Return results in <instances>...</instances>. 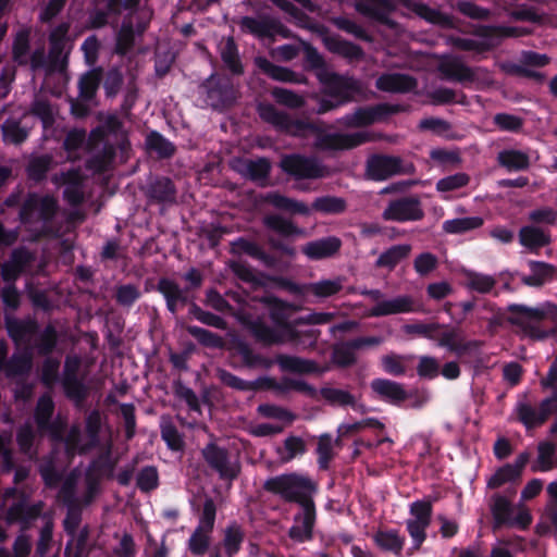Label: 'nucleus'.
<instances>
[{"instance_id":"nucleus-24","label":"nucleus","mask_w":557,"mask_h":557,"mask_svg":"<svg viewBox=\"0 0 557 557\" xmlns=\"http://www.w3.org/2000/svg\"><path fill=\"white\" fill-rule=\"evenodd\" d=\"M370 386L382 400L395 406H400L411 397L400 383L387 379H374Z\"/></svg>"},{"instance_id":"nucleus-50","label":"nucleus","mask_w":557,"mask_h":557,"mask_svg":"<svg viewBox=\"0 0 557 557\" xmlns=\"http://www.w3.org/2000/svg\"><path fill=\"white\" fill-rule=\"evenodd\" d=\"M411 246L408 244L394 245L379 256L375 265L393 270L401 260L409 256Z\"/></svg>"},{"instance_id":"nucleus-43","label":"nucleus","mask_w":557,"mask_h":557,"mask_svg":"<svg viewBox=\"0 0 557 557\" xmlns=\"http://www.w3.org/2000/svg\"><path fill=\"white\" fill-rule=\"evenodd\" d=\"M245 532L243 528L236 523H230L224 530L222 546L226 557H235L244 543Z\"/></svg>"},{"instance_id":"nucleus-34","label":"nucleus","mask_w":557,"mask_h":557,"mask_svg":"<svg viewBox=\"0 0 557 557\" xmlns=\"http://www.w3.org/2000/svg\"><path fill=\"white\" fill-rule=\"evenodd\" d=\"M405 536H401L398 530H377L373 535V542L383 552L392 553L396 556H401L405 545Z\"/></svg>"},{"instance_id":"nucleus-60","label":"nucleus","mask_w":557,"mask_h":557,"mask_svg":"<svg viewBox=\"0 0 557 557\" xmlns=\"http://www.w3.org/2000/svg\"><path fill=\"white\" fill-rule=\"evenodd\" d=\"M332 24L342 32H345L349 35H352L355 38L366 41L372 42L373 36L370 35L361 25L357 24L355 21L345 17V16H336L332 18Z\"/></svg>"},{"instance_id":"nucleus-64","label":"nucleus","mask_w":557,"mask_h":557,"mask_svg":"<svg viewBox=\"0 0 557 557\" xmlns=\"http://www.w3.org/2000/svg\"><path fill=\"white\" fill-rule=\"evenodd\" d=\"M29 113L38 117L45 129L50 128L54 124V115L48 99L36 98L30 106Z\"/></svg>"},{"instance_id":"nucleus-36","label":"nucleus","mask_w":557,"mask_h":557,"mask_svg":"<svg viewBox=\"0 0 557 557\" xmlns=\"http://www.w3.org/2000/svg\"><path fill=\"white\" fill-rule=\"evenodd\" d=\"M550 235L546 234L540 227L527 225L519 231V242L530 251L535 252L540 248L550 244Z\"/></svg>"},{"instance_id":"nucleus-33","label":"nucleus","mask_w":557,"mask_h":557,"mask_svg":"<svg viewBox=\"0 0 557 557\" xmlns=\"http://www.w3.org/2000/svg\"><path fill=\"white\" fill-rule=\"evenodd\" d=\"M275 362L282 371L297 374H311L319 371L318 363L313 360L304 359L297 356L278 354Z\"/></svg>"},{"instance_id":"nucleus-1","label":"nucleus","mask_w":557,"mask_h":557,"mask_svg":"<svg viewBox=\"0 0 557 557\" xmlns=\"http://www.w3.org/2000/svg\"><path fill=\"white\" fill-rule=\"evenodd\" d=\"M257 113L263 122L272 125L277 132L294 137H307L309 134H313L315 136L314 148L321 151L350 150L371 140L367 132L326 133L319 124L308 120L294 119L269 102L258 103Z\"/></svg>"},{"instance_id":"nucleus-4","label":"nucleus","mask_w":557,"mask_h":557,"mask_svg":"<svg viewBox=\"0 0 557 557\" xmlns=\"http://www.w3.org/2000/svg\"><path fill=\"white\" fill-rule=\"evenodd\" d=\"M473 34L483 38V40H474L450 35L447 37L446 42L461 51L485 53L495 49L503 39L522 35L518 27L495 25H479L474 29Z\"/></svg>"},{"instance_id":"nucleus-46","label":"nucleus","mask_w":557,"mask_h":557,"mask_svg":"<svg viewBox=\"0 0 557 557\" xmlns=\"http://www.w3.org/2000/svg\"><path fill=\"white\" fill-rule=\"evenodd\" d=\"M221 59L232 75L240 76L244 74V65L239 57L238 47L233 37H228L223 46Z\"/></svg>"},{"instance_id":"nucleus-41","label":"nucleus","mask_w":557,"mask_h":557,"mask_svg":"<svg viewBox=\"0 0 557 557\" xmlns=\"http://www.w3.org/2000/svg\"><path fill=\"white\" fill-rule=\"evenodd\" d=\"M491 512L494 519L495 528L513 524L512 520V505L503 495L495 494L493 496V503L491 505Z\"/></svg>"},{"instance_id":"nucleus-54","label":"nucleus","mask_w":557,"mask_h":557,"mask_svg":"<svg viewBox=\"0 0 557 557\" xmlns=\"http://www.w3.org/2000/svg\"><path fill=\"white\" fill-rule=\"evenodd\" d=\"M311 209L323 214H342L347 209V202L342 197L321 196L313 200Z\"/></svg>"},{"instance_id":"nucleus-5","label":"nucleus","mask_w":557,"mask_h":557,"mask_svg":"<svg viewBox=\"0 0 557 557\" xmlns=\"http://www.w3.org/2000/svg\"><path fill=\"white\" fill-rule=\"evenodd\" d=\"M58 211L59 202L54 196L30 191L20 207L18 221L25 226L41 222L44 227L39 235H46L48 233L47 225L54 220Z\"/></svg>"},{"instance_id":"nucleus-11","label":"nucleus","mask_w":557,"mask_h":557,"mask_svg":"<svg viewBox=\"0 0 557 557\" xmlns=\"http://www.w3.org/2000/svg\"><path fill=\"white\" fill-rule=\"evenodd\" d=\"M319 81L323 86L324 96L334 98L344 104L354 101L355 95L361 90L356 78L335 72L319 74Z\"/></svg>"},{"instance_id":"nucleus-39","label":"nucleus","mask_w":557,"mask_h":557,"mask_svg":"<svg viewBox=\"0 0 557 557\" xmlns=\"http://www.w3.org/2000/svg\"><path fill=\"white\" fill-rule=\"evenodd\" d=\"M265 200L274 208L292 214L309 215L310 208L302 201L289 198L277 191L269 193Z\"/></svg>"},{"instance_id":"nucleus-10","label":"nucleus","mask_w":557,"mask_h":557,"mask_svg":"<svg viewBox=\"0 0 557 557\" xmlns=\"http://www.w3.org/2000/svg\"><path fill=\"white\" fill-rule=\"evenodd\" d=\"M201 456L209 468L219 474L220 480L233 482L240 473L238 460H231L230 451L214 442L208 443L201 449Z\"/></svg>"},{"instance_id":"nucleus-29","label":"nucleus","mask_w":557,"mask_h":557,"mask_svg":"<svg viewBox=\"0 0 557 557\" xmlns=\"http://www.w3.org/2000/svg\"><path fill=\"white\" fill-rule=\"evenodd\" d=\"M322 41L331 53L345 59L359 61L364 57V51L359 45L343 39L339 35H326L323 37Z\"/></svg>"},{"instance_id":"nucleus-16","label":"nucleus","mask_w":557,"mask_h":557,"mask_svg":"<svg viewBox=\"0 0 557 557\" xmlns=\"http://www.w3.org/2000/svg\"><path fill=\"white\" fill-rule=\"evenodd\" d=\"M70 30L69 23H60L49 34V67L52 71L63 72L69 64V53H64L67 33Z\"/></svg>"},{"instance_id":"nucleus-59","label":"nucleus","mask_w":557,"mask_h":557,"mask_svg":"<svg viewBox=\"0 0 557 557\" xmlns=\"http://www.w3.org/2000/svg\"><path fill=\"white\" fill-rule=\"evenodd\" d=\"M187 333L193 336L197 342L208 348L221 349L224 346L223 338L206 329H202L197 325H187Z\"/></svg>"},{"instance_id":"nucleus-62","label":"nucleus","mask_w":557,"mask_h":557,"mask_svg":"<svg viewBox=\"0 0 557 557\" xmlns=\"http://www.w3.org/2000/svg\"><path fill=\"white\" fill-rule=\"evenodd\" d=\"M115 468V461L111 458V451L100 454L95 458L86 472H90L94 476L102 479L103 476L111 478Z\"/></svg>"},{"instance_id":"nucleus-8","label":"nucleus","mask_w":557,"mask_h":557,"mask_svg":"<svg viewBox=\"0 0 557 557\" xmlns=\"http://www.w3.org/2000/svg\"><path fill=\"white\" fill-rule=\"evenodd\" d=\"M416 172L413 163H405L400 157L388 154H372L366 162L367 177L382 182L395 175H411Z\"/></svg>"},{"instance_id":"nucleus-17","label":"nucleus","mask_w":557,"mask_h":557,"mask_svg":"<svg viewBox=\"0 0 557 557\" xmlns=\"http://www.w3.org/2000/svg\"><path fill=\"white\" fill-rule=\"evenodd\" d=\"M444 330L438 333L436 332L437 345L440 347H444L448 349L450 352H454L458 357H462L468 355L480 348L481 343L475 339H465L461 336V330L459 327H451L449 325L442 324V329Z\"/></svg>"},{"instance_id":"nucleus-63","label":"nucleus","mask_w":557,"mask_h":557,"mask_svg":"<svg viewBox=\"0 0 557 557\" xmlns=\"http://www.w3.org/2000/svg\"><path fill=\"white\" fill-rule=\"evenodd\" d=\"M62 387L65 396L76 405L83 404L88 396V388L81 377L62 380Z\"/></svg>"},{"instance_id":"nucleus-37","label":"nucleus","mask_w":557,"mask_h":557,"mask_svg":"<svg viewBox=\"0 0 557 557\" xmlns=\"http://www.w3.org/2000/svg\"><path fill=\"white\" fill-rule=\"evenodd\" d=\"M2 140L5 144L20 146L25 143L29 136V128L21 125V120L8 117L0 126Z\"/></svg>"},{"instance_id":"nucleus-22","label":"nucleus","mask_w":557,"mask_h":557,"mask_svg":"<svg viewBox=\"0 0 557 557\" xmlns=\"http://www.w3.org/2000/svg\"><path fill=\"white\" fill-rule=\"evenodd\" d=\"M42 508L44 503L40 500L35 504L17 500L8 508L5 520L9 524L21 523L23 525V530H25L28 528L30 522L39 518Z\"/></svg>"},{"instance_id":"nucleus-61","label":"nucleus","mask_w":557,"mask_h":557,"mask_svg":"<svg viewBox=\"0 0 557 557\" xmlns=\"http://www.w3.org/2000/svg\"><path fill=\"white\" fill-rule=\"evenodd\" d=\"M465 276L467 287L480 294L490 293L496 285V280L492 275L475 271H467Z\"/></svg>"},{"instance_id":"nucleus-9","label":"nucleus","mask_w":557,"mask_h":557,"mask_svg":"<svg viewBox=\"0 0 557 557\" xmlns=\"http://www.w3.org/2000/svg\"><path fill=\"white\" fill-rule=\"evenodd\" d=\"M281 170L296 181L318 180L326 175V168L318 159L301 153L283 156L280 161Z\"/></svg>"},{"instance_id":"nucleus-47","label":"nucleus","mask_w":557,"mask_h":557,"mask_svg":"<svg viewBox=\"0 0 557 557\" xmlns=\"http://www.w3.org/2000/svg\"><path fill=\"white\" fill-rule=\"evenodd\" d=\"M33 367L32 347H27L22 354H14L5 364L8 376H22L29 373Z\"/></svg>"},{"instance_id":"nucleus-53","label":"nucleus","mask_w":557,"mask_h":557,"mask_svg":"<svg viewBox=\"0 0 557 557\" xmlns=\"http://www.w3.org/2000/svg\"><path fill=\"white\" fill-rule=\"evenodd\" d=\"M319 393L331 406L357 408L356 397L348 391L325 386L320 388Z\"/></svg>"},{"instance_id":"nucleus-38","label":"nucleus","mask_w":557,"mask_h":557,"mask_svg":"<svg viewBox=\"0 0 557 557\" xmlns=\"http://www.w3.org/2000/svg\"><path fill=\"white\" fill-rule=\"evenodd\" d=\"M265 200L274 208L292 214L309 215L310 208L302 201L289 198L277 191L269 193Z\"/></svg>"},{"instance_id":"nucleus-35","label":"nucleus","mask_w":557,"mask_h":557,"mask_svg":"<svg viewBox=\"0 0 557 557\" xmlns=\"http://www.w3.org/2000/svg\"><path fill=\"white\" fill-rule=\"evenodd\" d=\"M54 403L49 395H42L39 397L35 412L34 418L35 422L37 424V428L42 431H55L54 423L51 422L52 416L54 413Z\"/></svg>"},{"instance_id":"nucleus-23","label":"nucleus","mask_w":557,"mask_h":557,"mask_svg":"<svg viewBox=\"0 0 557 557\" xmlns=\"http://www.w3.org/2000/svg\"><path fill=\"white\" fill-rule=\"evenodd\" d=\"M156 290L163 296L166 309L172 314L177 313L180 306H189L191 302L185 290L171 278L161 277L157 283Z\"/></svg>"},{"instance_id":"nucleus-31","label":"nucleus","mask_w":557,"mask_h":557,"mask_svg":"<svg viewBox=\"0 0 557 557\" xmlns=\"http://www.w3.org/2000/svg\"><path fill=\"white\" fill-rule=\"evenodd\" d=\"M317 518V509L314 508H305L301 509V513L295 517V521L301 522L300 525H293L288 535L292 540L304 543L312 539V532Z\"/></svg>"},{"instance_id":"nucleus-30","label":"nucleus","mask_w":557,"mask_h":557,"mask_svg":"<svg viewBox=\"0 0 557 557\" xmlns=\"http://www.w3.org/2000/svg\"><path fill=\"white\" fill-rule=\"evenodd\" d=\"M257 67L273 81L283 83H301L300 75L288 67L276 65L265 57H258L255 60Z\"/></svg>"},{"instance_id":"nucleus-3","label":"nucleus","mask_w":557,"mask_h":557,"mask_svg":"<svg viewBox=\"0 0 557 557\" xmlns=\"http://www.w3.org/2000/svg\"><path fill=\"white\" fill-rule=\"evenodd\" d=\"M262 490L286 504H296L305 509L315 507L319 484L308 473L293 471L268 478Z\"/></svg>"},{"instance_id":"nucleus-21","label":"nucleus","mask_w":557,"mask_h":557,"mask_svg":"<svg viewBox=\"0 0 557 557\" xmlns=\"http://www.w3.org/2000/svg\"><path fill=\"white\" fill-rule=\"evenodd\" d=\"M417 86V78L405 73H383L375 81V87L384 92L407 94Z\"/></svg>"},{"instance_id":"nucleus-32","label":"nucleus","mask_w":557,"mask_h":557,"mask_svg":"<svg viewBox=\"0 0 557 557\" xmlns=\"http://www.w3.org/2000/svg\"><path fill=\"white\" fill-rule=\"evenodd\" d=\"M103 78L101 66L94 67L83 73L78 79V96L82 100L92 101Z\"/></svg>"},{"instance_id":"nucleus-56","label":"nucleus","mask_w":557,"mask_h":557,"mask_svg":"<svg viewBox=\"0 0 557 557\" xmlns=\"http://www.w3.org/2000/svg\"><path fill=\"white\" fill-rule=\"evenodd\" d=\"M188 315L189 318L195 319L208 326H212L219 330H225L227 327V323L223 318L203 310L195 301L189 304Z\"/></svg>"},{"instance_id":"nucleus-57","label":"nucleus","mask_w":557,"mask_h":557,"mask_svg":"<svg viewBox=\"0 0 557 557\" xmlns=\"http://www.w3.org/2000/svg\"><path fill=\"white\" fill-rule=\"evenodd\" d=\"M297 327L298 326H294V336L289 333H284L285 343H292L293 345L301 346L304 348L315 347L321 335V331L318 329L298 330Z\"/></svg>"},{"instance_id":"nucleus-42","label":"nucleus","mask_w":557,"mask_h":557,"mask_svg":"<svg viewBox=\"0 0 557 557\" xmlns=\"http://www.w3.org/2000/svg\"><path fill=\"white\" fill-rule=\"evenodd\" d=\"M263 225L283 237L298 236L304 233L292 220L280 214H268L263 218Z\"/></svg>"},{"instance_id":"nucleus-51","label":"nucleus","mask_w":557,"mask_h":557,"mask_svg":"<svg viewBox=\"0 0 557 557\" xmlns=\"http://www.w3.org/2000/svg\"><path fill=\"white\" fill-rule=\"evenodd\" d=\"M272 164L265 157H260L256 160H246L245 170L242 174L251 182H263L270 176Z\"/></svg>"},{"instance_id":"nucleus-26","label":"nucleus","mask_w":557,"mask_h":557,"mask_svg":"<svg viewBox=\"0 0 557 557\" xmlns=\"http://www.w3.org/2000/svg\"><path fill=\"white\" fill-rule=\"evenodd\" d=\"M404 7L430 24L444 28L455 27L454 20L450 15L440 11L438 9L431 8L422 1L408 0Z\"/></svg>"},{"instance_id":"nucleus-2","label":"nucleus","mask_w":557,"mask_h":557,"mask_svg":"<svg viewBox=\"0 0 557 557\" xmlns=\"http://www.w3.org/2000/svg\"><path fill=\"white\" fill-rule=\"evenodd\" d=\"M260 302L268 309L269 317L276 327L268 325L260 318L251 320L247 323V327L252 337L264 347L285 344L284 333L295 335L294 326H298V323L296 319L290 320V315L300 307L274 295L262 296Z\"/></svg>"},{"instance_id":"nucleus-52","label":"nucleus","mask_w":557,"mask_h":557,"mask_svg":"<svg viewBox=\"0 0 557 557\" xmlns=\"http://www.w3.org/2000/svg\"><path fill=\"white\" fill-rule=\"evenodd\" d=\"M343 277L334 280H321L319 282L306 283V295L312 294L317 298H327L338 294L343 289Z\"/></svg>"},{"instance_id":"nucleus-15","label":"nucleus","mask_w":557,"mask_h":557,"mask_svg":"<svg viewBox=\"0 0 557 557\" xmlns=\"http://www.w3.org/2000/svg\"><path fill=\"white\" fill-rule=\"evenodd\" d=\"M382 338L377 336H360L335 345L332 351V361L339 368H349L357 361L355 351L364 347L377 346Z\"/></svg>"},{"instance_id":"nucleus-45","label":"nucleus","mask_w":557,"mask_h":557,"mask_svg":"<svg viewBox=\"0 0 557 557\" xmlns=\"http://www.w3.org/2000/svg\"><path fill=\"white\" fill-rule=\"evenodd\" d=\"M53 158L51 154L45 153L33 157L26 166V174L30 181L41 183L47 178L48 172L52 169Z\"/></svg>"},{"instance_id":"nucleus-20","label":"nucleus","mask_w":557,"mask_h":557,"mask_svg":"<svg viewBox=\"0 0 557 557\" xmlns=\"http://www.w3.org/2000/svg\"><path fill=\"white\" fill-rule=\"evenodd\" d=\"M437 71L442 78L449 82L472 83L475 79L474 71L459 58L443 55L438 62Z\"/></svg>"},{"instance_id":"nucleus-55","label":"nucleus","mask_w":557,"mask_h":557,"mask_svg":"<svg viewBox=\"0 0 557 557\" xmlns=\"http://www.w3.org/2000/svg\"><path fill=\"white\" fill-rule=\"evenodd\" d=\"M213 530L196 527L187 542L188 550L195 556H203L210 547Z\"/></svg>"},{"instance_id":"nucleus-7","label":"nucleus","mask_w":557,"mask_h":557,"mask_svg":"<svg viewBox=\"0 0 557 557\" xmlns=\"http://www.w3.org/2000/svg\"><path fill=\"white\" fill-rule=\"evenodd\" d=\"M199 90L205 96L207 106L219 112L232 108L239 98V91L232 79L215 73L201 83Z\"/></svg>"},{"instance_id":"nucleus-49","label":"nucleus","mask_w":557,"mask_h":557,"mask_svg":"<svg viewBox=\"0 0 557 557\" xmlns=\"http://www.w3.org/2000/svg\"><path fill=\"white\" fill-rule=\"evenodd\" d=\"M58 342V331L52 323H49L41 332H38V337L34 344V348L39 356L48 357L57 348Z\"/></svg>"},{"instance_id":"nucleus-27","label":"nucleus","mask_w":557,"mask_h":557,"mask_svg":"<svg viewBox=\"0 0 557 557\" xmlns=\"http://www.w3.org/2000/svg\"><path fill=\"white\" fill-rule=\"evenodd\" d=\"M413 311V298L409 295H401L392 299L379 301L370 309L369 315L373 318H380L399 313H409Z\"/></svg>"},{"instance_id":"nucleus-28","label":"nucleus","mask_w":557,"mask_h":557,"mask_svg":"<svg viewBox=\"0 0 557 557\" xmlns=\"http://www.w3.org/2000/svg\"><path fill=\"white\" fill-rule=\"evenodd\" d=\"M8 335L15 343H29L30 337L39 332V323L34 318L18 320L14 318L5 319Z\"/></svg>"},{"instance_id":"nucleus-19","label":"nucleus","mask_w":557,"mask_h":557,"mask_svg":"<svg viewBox=\"0 0 557 557\" xmlns=\"http://www.w3.org/2000/svg\"><path fill=\"white\" fill-rule=\"evenodd\" d=\"M145 195L149 203L172 206L176 202L177 189L168 176H156L146 187Z\"/></svg>"},{"instance_id":"nucleus-25","label":"nucleus","mask_w":557,"mask_h":557,"mask_svg":"<svg viewBox=\"0 0 557 557\" xmlns=\"http://www.w3.org/2000/svg\"><path fill=\"white\" fill-rule=\"evenodd\" d=\"M341 247L338 237L327 236L307 243L301 247V252L310 260H322L335 256Z\"/></svg>"},{"instance_id":"nucleus-48","label":"nucleus","mask_w":557,"mask_h":557,"mask_svg":"<svg viewBox=\"0 0 557 557\" xmlns=\"http://www.w3.org/2000/svg\"><path fill=\"white\" fill-rule=\"evenodd\" d=\"M484 224L481 216H466L446 220L442 228L446 234L460 235L480 228Z\"/></svg>"},{"instance_id":"nucleus-6","label":"nucleus","mask_w":557,"mask_h":557,"mask_svg":"<svg viewBox=\"0 0 557 557\" xmlns=\"http://www.w3.org/2000/svg\"><path fill=\"white\" fill-rule=\"evenodd\" d=\"M510 314L505 320L516 326L522 327L532 336L543 338L547 336L546 332H541L534 324L542 322L546 318L557 319V306L546 302L539 307H528L520 304H511L507 307Z\"/></svg>"},{"instance_id":"nucleus-18","label":"nucleus","mask_w":557,"mask_h":557,"mask_svg":"<svg viewBox=\"0 0 557 557\" xmlns=\"http://www.w3.org/2000/svg\"><path fill=\"white\" fill-rule=\"evenodd\" d=\"M231 252L234 255H247L260 261L268 269H282V260L272 253L265 252L260 245L246 237H238L231 243Z\"/></svg>"},{"instance_id":"nucleus-44","label":"nucleus","mask_w":557,"mask_h":557,"mask_svg":"<svg viewBox=\"0 0 557 557\" xmlns=\"http://www.w3.org/2000/svg\"><path fill=\"white\" fill-rule=\"evenodd\" d=\"M500 166L508 171H524L530 166V157L528 153L517 149L502 150L497 156Z\"/></svg>"},{"instance_id":"nucleus-12","label":"nucleus","mask_w":557,"mask_h":557,"mask_svg":"<svg viewBox=\"0 0 557 557\" xmlns=\"http://www.w3.org/2000/svg\"><path fill=\"white\" fill-rule=\"evenodd\" d=\"M517 420L522 423L527 430H532L543 425L547 419L557 413L556 391L552 389V395L544 398L537 408L527 401H519L515 408Z\"/></svg>"},{"instance_id":"nucleus-14","label":"nucleus","mask_w":557,"mask_h":557,"mask_svg":"<svg viewBox=\"0 0 557 557\" xmlns=\"http://www.w3.org/2000/svg\"><path fill=\"white\" fill-rule=\"evenodd\" d=\"M424 218L421 201L417 196H404L391 200L382 212L384 221L398 223L416 222Z\"/></svg>"},{"instance_id":"nucleus-13","label":"nucleus","mask_w":557,"mask_h":557,"mask_svg":"<svg viewBox=\"0 0 557 557\" xmlns=\"http://www.w3.org/2000/svg\"><path fill=\"white\" fill-rule=\"evenodd\" d=\"M239 26L243 32L261 39H273L276 35L285 39L294 38V33L280 20L267 15L260 18L243 16Z\"/></svg>"},{"instance_id":"nucleus-58","label":"nucleus","mask_w":557,"mask_h":557,"mask_svg":"<svg viewBox=\"0 0 557 557\" xmlns=\"http://www.w3.org/2000/svg\"><path fill=\"white\" fill-rule=\"evenodd\" d=\"M187 333L193 336L197 342L208 348L221 349L224 346L223 338L206 329H202L197 325H187Z\"/></svg>"},{"instance_id":"nucleus-40","label":"nucleus","mask_w":557,"mask_h":557,"mask_svg":"<svg viewBox=\"0 0 557 557\" xmlns=\"http://www.w3.org/2000/svg\"><path fill=\"white\" fill-rule=\"evenodd\" d=\"M145 145L147 150L154 152L159 159H170L176 152L175 145L157 131L148 133Z\"/></svg>"}]
</instances>
